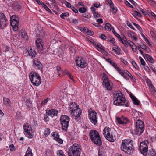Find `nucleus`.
I'll return each mask as SVG.
<instances>
[{"label": "nucleus", "instance_id": "nucleus-49", "mask_svg": "<svg viewBox=\"0 0 156 156\" xmlns=\"http://www.w3.org/2000/svg\"><path fill=\"white\" fill-rule=\"evenodd\" d=\"M79 10L80 13H84L86 11V9L84 7H81L79 9Z\"/></svg>", "mask_w": 156, "mask_h": 156}, {"label": "nucleus", "instance_id": "nucleus-38", "mask_svg": "<svg viewBox=\"0 0 156 156\" xmlns=\"http://www.w3.org/2000/svg\"><path fill=\"white\" fill-rule=\"evenodd\" d=\"M57 154L58 156H65L63 154V151L62 150H59L57 151Z\"/></svg>", "mask_w": 156, "mask_h": 156}, {"label": "nucleus", "instance_id": "nucleus-53", "mask_svg": "<svg viewBox=\"0 0 156 156\" xmlns=\"http://www.w3.org/2000/svg\"><path fill=\"white\" fill-rule=\"evenodd\" d=\"M121 61L125 65H127L128 62L127 61L125 60L123 57H121L120 58Z\"/></svg>", "mask_w": 156, "mask_h": 156}, {"label": "nucleus", "instance_id": "nucleus-5", "mask_svg": "<svg viewBox=\"0 0 156 156\" xmlns=\"http://www.w3.org/2000/svg\"><path fill=\"white\" fill-rule=\"evenodd\" d=\"M29 78L34 85L38 86L41 83V79L39 75L36 72H31L29 75Z\"/></svg>", "mask_w": 156, "mask_h": 156}, {"label": "nucleus", "instance_id": "nucleus-62", "mask_svg": "<svg viewBox=\"0 0 156 156\" xmlns=\"http://www.w3.org/2000/svg\"><path fill=\"white\" fill-rule=\"evenodd\" d=\"M72 10L75 13H78V10L73 6H71V7Z\"/></svg>", "mask_w": 156, "mask_h": 156}, {"label": "nucleus", "instance_id": "nucleus-19", "mask_svg": "<svg viewBox=\"0 0 156 156\" xmlns=\"http://www.w3.org/2000/svg\"><path fill=\"white\" fill-rule=\"evenodd\" d=\"M144 128L139 126H136L135 132V133L139 135H140L143 132Z\"/></svg>", "mask_w": 156, "mask_h": 156}, {"label": "nucleus", "instance_id": "nucleus-14", "mask_svg": "<svg viewBox=\"0 0 156 156\" xmlns=\"http://www.w3.org/2000/svg\"><path fill=\"white\" fill-rule=\"evenodd\" d=\"M134 114L133 115V117L135 120L136 121V126H139L140 127L144 128V122L140 120L139 118H138L137 116H136L137 115H138V113L137 112H134Z\"/></svg>", "mask_w": 156, "mask_h": 156}, {"label": "nucleus", "instance_id": "nucleus-26", "mask_svg": "<svg viewBox=\"0 0 156 156\" xmlns=\"http://www.w3.org/2000/svg\"><path fill=\"white\" fill-rule=\"evenodd\" d=\"M144 58L145 59H147L151 63H153L154 62L152 57L149 54H145V55Z\"/></svg>", "mask_w": 156, "mask_h": 156}, {"label": "nucleus", "instance_id": "nucleus-28", "mask_svg": "<svg viewBox=\"0 0 156 156\" xmlns=\"http://www.w3.org/2000/svg\"><path fill=\"white\" fill-rule=\"evenodd\" d=\"M95 48L101 53H103L104 51H105L104 50V47L100 43H98V44H97Z\"/></svg>", "mask_w": 156, "mask_h": 156}, {"label": "nucleus", "instance_id": "nucleus-12", "mask_svg": "<svg viewBox=\"0 0 156 156\" xmlns=\"http://www.w3.org/2000/svg\"><path fill=\"white\" fill-rule=\"evenodd\" d=\"M8 24L7 19L3 13H0V27L2 29L6 27Z\"/></svg>", "mask_w": 156, "mask_h": 156}, {"label": "nucleus", "instance_id": "nucleus-51", "mask_svg": "<svg viewBox=\"0 0 156 156\" xmlns=\"http://www.w3.org/2000/svg\"><path fill=\"white\" fill-rule=\"evenodd\" d=\"M133 24L140 32H142V29L141 27L138 24L136 23H134Z\"/></svg>", "mask_w": 156, "mask_h": 156}, {"label": "nucleus", "instance_id": "nucleus-22", "mask_svg": "<svg viewBox=\"0 0 156 156\" xmlns=\"http://www.w3.org/2000/svg\"><path fill=\"white\" fill-rule=\"evenodd\" d=\"M130 96L132 99V100L134 105H139L140 102V101L132 94H130Z\"/></svg>", "mask_w": 156, "mask_h": 156}, {"label": "nucleus", "instance_id": "nucleus-20", "mask_svg": "<svg viewBox=\"0 0 156 156\" xmlns=\"http://www.w3.org/2000/svg\"><path fill=\"white\" fill-rule=\"evenodd\" d=\"M106 82V83H103V85H105L107 90H111L112 89L113 83L111 82L110 80L108 81V82Z\"/></svg>", "mask_w": 156, "mask_h": 156}, {"label": "nucleus", "instance_id": "nucleus-7", "mask_svg": "<svg viewBox=\"0 0 156 156\" xmlns=\"http://www.w3.org/2000/svg\"><path fill=\"white\" fill-rule=\"evenodd\" d=\"M70 120L69 117L67 115H62L60 117V122L62 129L65 132H67L68 130Z\"/></svg>", "mask_w": 156, "mask_h": 156}, {"label": "nucleus", "instance_id": "nucleus-45", "mask_svg": "<svg viewBox=\"0 0 156 156\" xmlns=\"http://www.w3.org/2000/svg\"><path fill=\"white\" fill-rule=\"evenodd\" d=\"M104 154V149H99L98 152V156H103Z\"/></svg>", "mask_w": 156, "mask_h": 156}, {"label": "nucleus", "instance_id": "nucleus-41", "mask_svg": "<svg viewBox=\"0 0 156 156\" xmlns=\"http://www.w3.org/2000/svg\"><path fill=\"white\" fill-rule=\"evenodd\" d=\"M26 105L28 108H30L32 106L31 102L30 100H26Z\"/></svg>", "mask_w": 156, "mask_h": 156}, {"label": "nucleus", "instance_id": "nucleus-61", "mask_svg": "<svg viewBox=\"0 0 156 156\" xmlns=\"http://www.w3.org/2000/svg\"><path fill=\"white\" fill-rule=\"evenodd\" d=\"M100 37L103 40H105L107 38L106 36L102 34H100Z\"/></svg>", "mask_w": 156, "mask_h": 156}, {"label": "nucleus", "instance_id": "nucleus-43", "mask_svg": "<svg viewBox=\"0 0 156 156\" xmlns=\"http://www.w3.org/2000/svg\"><path fill=\"white\" fill-rule=\"evenodd\" d=\"M69 14L68 12H65L62 13V14L60 15V17L63 19H65V17L69 16Z\"/></svg>", "mask_w": 156, "mask_h": 156}, {"label": "nucleus", "instance_id": "nucleus-52", "mask_svg": "<svg viewBox=\"0 0 156 156\" xmlns=\"http://www.w3.org/2000/svg\"><path fill=\"white\" fill-rule=\"evenodd\" d=\"M127 43L128 45L129 44L131 47H133L134 46H135V44L130 40L127 41Z\"/></svg>", "mask_w": 156, "mask_h": 156}, {"label": "nucleus", "instance_id": "nucleus-2", "mask_svg": "<svg viewBox=\"0 0 156 156\" xmlns=\"http://www.w3.org/2000/svg\"><path fill=\"white\" fill-rule=\"evenodd\" d=\"M89 136L91 141L96 145L101 146L102 145L101 138L98 132L92 129L90 131Z\"/></svg>", "mask_w": 156, "mask_h": 156}, {"label": "nucleus", "instance_id": "nucleus-58", "mask_svg": "<svg viewBox=\"0 0 156 156\" xmlns=\"http://www.w3.org/2000/svg\"><path fill=\"white\" fill-rule=\"evenodd\" d=\"M125 2L126 5L131 8H133V6L127 0L125 1Z\"/></svg>", "mask_w": 156, "mask_h": 156}, {"label": "nucleus", "instance_id": "nucleus-59", "mask_svg": "<svg viewBox=\"0 0 156 156\" xmlns=\"http://www.w3.org/2000/svg\"><path fill=\"white\" fill-rule=\"evenodd\" d=\"M112 9L111 11H112V12L114 13H115L117 12V10L116 8L114 7V6H112V7H110Z\"/></svg>", "mask_w": 156, "mask_h": 156}, {"label": "nucleus", "instance_id": "nucleus-57", "mask_svg": "<svg viewBox=\"0 0 156 156\" xmlns=\"http://www.w3.org/2000/svg\"><path fill=\"white\" fill-rule=\"evenodd\" d=\"M132 63L133 66L136 69H137L139 68V66L137 65L136 62L134 61H132Z\"/></svg>", "mask_w": 156, "mask_h": 156}, {"label": "nucleus", "instance_id": "nucleus-29", "mask_svg": "<svg viewBox=\"0 0 156 156\" xmlns=\"http://www.w3.org/2000/svg\"><path fill=\"white\" fill-rule=\"evenodd\" d=\"M147 154L150 156H156V153L155 151L152 149L149 150L148 152H147Z\"/></svg>", "mask_w": 156, "mask_h": 156}, {"label": "nucleus", "instance_id": "nucleus-46", "mask_svg": "<svg viewBox=\"0 0 156 156\" xmlns=\"http://www.w3.org/2000/svg\"><path fill=\"white\" fill-rule=\"evenodd\" d=\"M124 124H126L129 123V121L126 117H122Z\"/></svg>", "mask_w": 156, "mask_h": 156}, {"label": "nucleus", "instance_id": "nucleus-18", "mask_svg": "<svg viewBox=\"0 0 156 156\" xmlns=\"http://www.w3.org/2000/svg\"><path fill=\"white\" fill-rule=\"evenodd\" d=\"M46 113L48 115L53 117L54 116H57L58 114V112L56 110L51 109L48 110Z\"/></svg>", "mask_w": 156, "mask_h": 156}, {"label": "nucleus", "instance_id": "nucleus-25", "mask_svg": "<svg viewBox=\"0 0 156 156\" xmlns=\"http://www.w3.org/2000/svg\"><path fill=\"white\" fill-rule=\"evenodd\" d=\"M79 107V105L75 102H72L70 105V109L71 112Z\"/></svg>", "mask_w": 156, "mask_h": 156}, {"label": "nucleus", "instance_id": "nucleus-16", "mask_svg": "<svg viewBox=\"0 0 156 156\" xmlns=\"http://www.w3.org/2000/svg\"><path fill=\"white\" fill-rule=\"evenodd\" d=\"M36 46L38 49L42 50L43 49V43L42 40L39 38L37 39L36 41Z\"/></svg>", "mask_w": 156, "mask_h": 156}, {"label": "nucleus", "instance_id": "nucleus-13", "mask_svg": "<svg viewBox=\"0 0 156 156\" xmlns=\"http://www.w3.org/2000/svg\"><path fill=\"white\" fill-rule=\"evenodd\" d=\"M76 65L82 68H84L87 65V60L84 58H79V59H76Z\"/></svg>", "mask_w": 156, "mask_h": 156}, {"label": "nucleus", "instance_id": "nucleus-55", "mask_svg": "<svg viewBox=\"0 0 156 156\" xmlns=\"http://www.w3.org/2000/svg\"><path fill=\"white\" fill-rule=\"evenodd\" d=\"M139 58L141 64L143 66H145V65L146 63L143 58L141 57H139Z\"/></svg>", "mask_w": 156, "mask_h": 156}, {"label": "nucleus", "instance_id": "nucleus-1", "mask_svg": "<svg viewBox=\"0 0 156 156\" xmlns=\"http://www.w3.org/2000/svg\"><path fill=\"white\" fill-rule=\"evenodd\" d=\"M113 104L116 106L125 105L129 106V103L126 102V99L124 95L120 91H116L113 97Z\"/></svg>", "mask_w": 156, "mask_h": 156}, {"label": "nucleus", "instance_id": "nucleus-42", "mask_svg": "<svg viewBox=\"0 0 156 156\" xmlns=\"http://www.w3.org/2000/svg\"><path fill=\"white\" fill-rule=\"evenodd\" d=\"M119 39L122 44H123V43L127 42V39L126 37H125L124 36V37L122 38H121V37Z\"/></svg>", "mask_w": 156, "mask_h": 156}, {"label": "nucleus", "instance_id": "nucleus-11", "mask_svg": "<svg viewBox=\"0 0 156 156\" xmlns=\"http://www.w3.org/2000/svg\"><path fill=\"white\" fill-rule=\"evenodd\" d=\"M82 111L79 107L71 111L70 115L72 117H74L76 120L78 122L80 119V115Z\"/></svg>", "mask_w": 156, "mask_h": 156}, {"label": "nucleus", "instance_id": "nucleus-23", "mask_svg": "<svg viewBox=\"0 0 156 156\" xmlns=\"http://www.w3.org/2000/svg\"><path fill=\"white\" fill-rule=\"evenodd\" d=\"M23 129L24 133H26L27 132L32 131V128L30 125L28 124H24L23 126Z\"/></svg>", "mask_w": 156, "mask_h": 156}, {"label": "nucleus", "instance_id": "nucleus-8", "mask_svg": "<svg viewBox=\"0 0 156 156\" xmlns=\"http://www.w3.org/2000/svg\"><path fill=\"white\" fill-rule=\"evenodd\" d=\"M10 25L13 29V30L16 31L18 29L19 20L18 16L16 15H12L10 18Z\"/></svg>", "mask_w": 156, "mask_h": 156}, {"label": "nucleus", "instance_id": "nucleus-37", "mask_svg": "<svg viewBox=\"0 0 156 156\" xmlns=\"http://www.w3.org/2000/svg\"><path fill=\"white\" fill-rule=\"evenodd\" d=\"M32 131L27 132L24 133V134L26 136L29 138H32L33 136V135L31 133Z\"/></svg>", "mask_w": 156, "mask_h": 156}, {"label": "nucleus", "instance_id": "nucleus-24", "mask_svg": "<svg viewBox=\"0 0 156 156\" xmlns=\"http://www.w3.org/2000/svg\"><path fill=\"white\" fill-rule=\"evenodd\" d=\"M115 47L114 48L112 49V50L117 55H119L121 54V49L118 46L115 45H114Z\"/></svg>", "mask_w": 156, "mask_h": 156}, {"label": "nucleus", "instance_id": "nucleus-6", "mask_svg": "<svg viewBox=\"0 0 156 156\" xmlns=\"http://www.w3.org/2000/svg\"><path fill=\"white\" fill-rule=\"evenodd\" d=\"M103 135L106 139L110 142H113L116 140L115 136L113 135L111 129L108 127H106L104 129Z\"/></svg>", "mask_w": 156, "mask_h": 156}, {"label": "nucleus", "instance_id": "nucleus-34", "mask_svg": "<svg viewBox=\"0 0 156 156\" xmlns=\"http://www.w3.org/2000/svg\"><path fill=\"white\" fill-rule=\"evenodd\" d=\"M21 36L22 38H23L25 40H27L28 39V36L27 35L26 32L24 31L21 32Z\"/></svg>", "mask_w": 156, "mask_h": 156}, {"label": "nucleus", "instance_id": "nucleus-32", "mask_svg": "<svg viewBox=\"0 0 156 156\" xmlns=\"http://www.w3.org/2000/svg\"><path fill=\"white\" fill-rule=\"evenodd\" d=\"M118 72L122 76H123L124 74L128 75L129 73V72L127 70H122L121 69Z\"/></svg>", "mask_w": 156, "mask_h": 156}, {"label": "nucleus", "instance_id": "nucleus-27", "mask_svg": "<svg viewBox=\"0 0 156 156\" xmlns=\"http://www.w3.org/2000/svg\"><path fill=\"white\" fill-rule=\"evenodd\" d=\"M4 104L7 106H10L11 102L10 100L7 98L4 97L3 98Z\"/></svg>", "mask_w": 156, "mask_h": 156}, {"label": "nucleus", "instance_id": "nucleus-44", "mask_svg": "<svg viewBox=\"0 0 156 156\" xmlns=\"http://www.w3.org/2000/svg\"><path fill=\"white\" fill-rule=\"evenodd\" d=\"M129 76L133 80V82H136V80L135 78L133 77L132 74L129 72L127 75Z\"/></svg>", "mask_w": 156, "mask_h": 156}, {"label": "nucleus", "instance_id": "nucleus-56", "mask_svg": "<svg viewBox=\"0 0 156 156\" xmlns=\"http://www.w3.org/2000/svg\"><path fill=\"white\" fill-rule=\"evenodd\" d=\"M107 41H109L112 44H114L115 42V40L114 38H112L111 39H109V38H108Z\"/></svg>", "mask_w": 156, "mask_h": 156}, {"label": "nucleus", "instance_id": "nucleus-39", "mask_svg": "<svg viewBox=\"0 0 156 156\" xmlns=\"http://www.w3.org/2000/svg\"><path fill=\"white\" fill-rule=\"evenodd\" d=\"M66 74L69 77L71 80L74 82H75V80L73 78L72 76L71 73L69 72V71H67L66 72Z\"/></svg>", "mask_w": 156, "mask_h": 156}, {"label": "nucleus", "instance_id": "nucleus-3", "mask_svg": "<svg viewBox=\"0 0 156 156\" xmlns=\"http://www.w3.org/2000/svg\"><path fill=\"white\" fill-rule=\"evenodd\" d=\"M121 145V150L127 154H130L133 152V145L131 140H123Z\"/></svg>", "mask_w": 156, "mask_h": 156}, {"label": "nucleus", "instance_id": "nucleus-33", "mask_svg": "<svg viewBox=\"0 0 156 156\" xmlns=\"http://www.w3.org/2000/svg\"><path fill=\"white\" fill-rule=\"evenodd\" d=\"M50 133V129L49 128H45L44 130V134L45 137L47 136Z\"/></svg>", "mask_w": 156, "mask_h": 156}, {"label": "nucleus", "instance_id": "nucleus-15", "mask_svg": "<svg viewBox=\"0 0 156 156\" xmlns=\"http://www.w3.org/2000/svg\"><path fill=\"white\" fill-rule=\"evenodd\" d=\"M51 135L53 137L54 139L59 143L62 144L63 143V140L59 138V135L58 133L53 132Z\"/></svg>", "mask_w": 156, "mask_h": 156}, {"label": "nucleus", "instance_id": "nucleus-21", "mask_svg": "<svg viewBox=\"0 0 156 156\" xmlns=\"http://www.w3.org/2000/svg\"><path fill=\"white\" fill-rule=\"evenodd\" d=\"M27 53L28 55L29 56H31L32 58H33L35 57V55L36 54V53L35 50L32 51V48H30V49L26 48V49Z\"/></svg>", "mask_w": 156, "mask_h": 156}, {"label": "nucleus", "instance_id": "nucleus-63", "mask_svg": "<svg viewBox=\"0 0 156 156\" xmlns=\"http://www.w3.org/2000/svg\"><path fill=\"white\" fill-rule=\"evenodd\" d=\"M139 46L142 49H146V47H147L144 44L142 43L141 44H139Z\"/></svg>", "mask_w": 156, "mask_h": 156}, {"label": "nucleus", "instance_id": "nucleus-48", "mask_svg": "<svg viewBox=\"0 0 156 156\" xmlns=\"http://www.w3.org/2000/svg\"><path fill=\"white\" fill-rule=\"evenodd\" d=\"M82 16L88 19H89L91 17L90 14L88 13H86L82 15Z\"/></svg>", "mask_w": 156, "mask_h": 156}, {"label": "nucleus", "instance_id": "nucleus-40", "mask_svg": "<svg viewBox=\"0 0 156 156\" xmlns=\"http://www.w3.org/2000/svg\"><path fill=\"white\" fill-rule=\"evenodd\" d=\"M105 28L107 30L110 31L111 30V25L109 23H107L105 25Z\"/></svg>", "mask_w": 156, "mask_h": 156}, {"label": "nucleus", "instance_id": "nucleus-17", "mask_svg": "<svg viewBox=\"0 0 156 156\" xmlns=\"http://www.w3.org/2000/svg\"><path fill=\"white\" fill-rule=\"evenodd\" d=\"M33 65H34L39 69H41L42 68V66L41 62L37 58H35L33 60Z\"/></svg>", "mask_w": 156, "mask_h": 156}, {"label": "nucleus", "instance_id": "nucleus-54", "mask_svg": "<svg viewBox=\"0 0 156 156\" xmlns=\"http://www.w3.org/2000/svg\"><path fill=\"white\" fill-rule=\"evenodd\" d=\"M48 98H47L43 101L41 103V106H44L45 105L48 101Z\"/></svg>", "mask_w": 156, "mask_h": 156}, {"label": "nucleus", "instance_id": "nucleus-35", "mask_svg": "<svg viewBox=\"0 0 156 156\" xmlns=\"http://www.w3.org/2000/svg\"><path fill=\"white\" fill-rule=\"evenodd\" d=\"M133 16L136 18V16L139 17H141L142 16L140 12H139L138 11H134V12L133 13Z\"/></svg>", "mask_w": 156, "mask_h": 156}, {"label": "nucleus", "instance_id": "nucleus-50", "mask_svg": "<svg viewBox=\"0 0 156 156\" xmlns=\"http://www.w3.org/2000/svg\"><path fill=\"white\" fill-rule=\"evenodd\" d=\"M93 14L94 18H97L100 17V15L97 12H93Z\"/></svg>", "mask_w": 156, "mask_h": 156}, {"label": "nucleus", "instance_id": "nucleus-4", "mask_svg": "<svg viewBox=\"0 0 156 156\" xmlns=\"http://www.w3.org/2000/svg\"><path fill=\"white\" fill-rule=\"evenodd\" d=\"M81 151L80 146L75 143L70 147L68 153L69 156H80Z\"/></svg>", "mask_w": 156, "mask_h": 156}, {"label": "nucleus", "instance_id": "nucleus-60", "mask_svg": "<svg viewBox=\"0 0 156 156\" xmlns=\"http://www.w3.org/2000/svg\"><path fill=\"white\" fill-rule=\"evenodd\" d=\"M106 1L109 4L110 7H112V6H114V4L111 0H106Z\"/></svg>", "mask_w": 156, "mask_h": 156}, {"label": "nucleus", "instance_id": "nucleus-9", "mask_svg": "<svg viewBox=\"0 0 156 156\" xmlns=\"http://www.w3.org/2000/svg\"><path fill=\"white\" fill-rule=\"evenodd\" d=\"M148 141L147 140H145L141 142L140 144L139 149L143 155L146 156L147 154Z\"/></svg>", "mask_w": 156, "mask_h": 156}, {"label": "nucleus", "instance_id": "nucleus-47", "mask_svg": "<svg viewBox=\"0 0 156 156\" xmlns=\"http://www.w3.org/2000/svg\"><path fill=\"white\" fill-rule=\"evenodd\" d=\"M118 122V123L120 124H124L123 122V120L122 119V118H120L119 117H117L116 118Z\"/></svg>", "mask_w": 156, "mask_h": 156}, {"label": "nucleus", "instance_id": "nucleus-10", "mask_svg": "<svg viewBox=\"0 0 156 156\" xmlns=\"http://www.w3.org/2000/svg\"><path fill=\"white\" fill-rule=\"evenodd\" d=\"M88 116L89 120L94 125H96L98 124V117L97 113L94 111H90L88 112Z\"/></svg>", "mask_w": 156, "mask_h": 156}, {"label": "nucleus", "instance_id": "nucleus-36", "mask_svg": "<svg viewBox=\"0 0 156 156\" xmlns=\"http://www.w3.org/2000/svg\"><path fill=\"white\" fill-rule=\"evenodd\" d=\"M41 5L46 10L50 12V13H52V12L50 10V9L47 7L46 5H45L44 3L43 2H41Z\"/></svg>", "mask_w": 156, "mask_h": 156}, {"label": "nucleus", "instance_id": "nucleus-30", "mask_svg": "<svg viewBox=\"0 0 156 156\" xmlns=\"http://www.w3.org/2000/svg\"><path fill=\"white\" fill-rule=\"evenodd\" d=\"M25 156H33V154L32 152L31 149L28 147Z\"/></svg>", "mask_w": 156, "mask_h": 156}, {"label": "nucleus", "instance_id": "nucleus-64", "mask_svg": "<svg viewBox=\"0 0 156 156\" xmlns=\"http://www.w3.org/2000/svg\"><path fill=\"white\" fill-rule=\"evenodd\" d=\"M44 118L45 121H46V122H48L49 121V118L48 116L47 115L44 114Z\"/></svg>", "mask_w": 156, "mask_h": 156}, {"label": "nucleus", "instance_id": "nucleus-31", "mask_svg": "<svg viewBox=\"0 0 156 156\" xmlns=\"http://www.w3.org/2000/svg\"><path fill=\"white\" fill-rule=\"evenodd\" d=\"M103 75L102 78V79L103 80V83H107L106 82H108V81L110 80L105 73H103Z\"/></svg>", "mask_w": 156, "mask_h": 156}]
</instances>
